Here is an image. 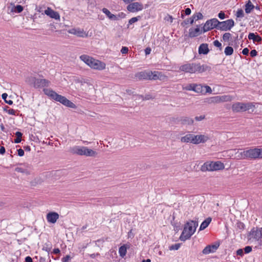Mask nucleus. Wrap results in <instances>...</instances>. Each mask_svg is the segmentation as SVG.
<instances>
[{"label": "nucleus", "mask_w": 262, "mask_h": 262, "mask_svg": "<svg viewBox=\"0 0 262 262\" xmlns=\"http://www.w3.org/2000/svg\"><path fill=\"white\" fill-rule=\"evenodd\" d=\"M217 29L221 31H226L230 30L234 26V21L232 19H228L223 21H217Z\"/></svg>", "instance_id": "9"}, {"label": "nucleus", "mask_w": 262, "mask_h": 262, "mask_svg": "<svg viewBox=\"0 0 262 262\" xmlns=\"http://www.w3.org/2000/svg\"><path fill=\"white\" fill-rule=\"evenodd\" d=\"M218 17L221 19H223L225 18V13L223 11H220V13L218 14Z\"/></svg>", "instance_id": "46"}, {"label": "nucleus", "mask_w": 262, "mask_h": 262, "mask_svg": "<svg viewBox=\"0 0 262 262\" xmlns=\"http://www.w3.org/2000/svg\"><path fill=\"white\" fill-rule=\"evenodd\" d=\"M190 18L186 19L182 23V25H183V24H184L185 25H187L189 23L190 24Z\"/></svg>", "instance_id": "60"}, {"label": "nucleus", "mask_w": 262, "mask_h": 262, "mask_svg": "<svg viewBox=\"0 0 262 262\" xmlns=\"http://www.w3.org/2000/svg\"><path fill=\"white\" fill-rule=\"evenodd\" d=\"M241 156L243 159H257L262 158V148H252L244 150L241 152Z\"/></svg>", "instance_id": "7"}, {"label": "nucleus", "mask_w": 262, "mask_h": 262, "mask_svg": "<svg viewBox=\"0 0 262 262\" xmlns=\"http://www.w3.org/2000/svg\"><path fill=\"white\" fill-rule=\"evenodd\" d=\"M59 214L55 212H50V223L54 224L59 219Z\"/></svg>", "instance_id": "26"}, {"label": "nucleus", "mask_w": 262, "mask_h": 262, "mask_svg": "<svg viewBox=\"0 0 262 262\" xmlns=\"http://www.w3.org/2000/svg\"><path fill=\"white\" fill-rule=\"evenodd\" d=\"M249 50L247 48H244L242 51V53L245 55H248Z\"/></svg>", "instance_id": "55"}, {"label": "nucleus", "mask_w": 262, "mask_h": 262, "mask_svg": "<svg viewBox=\"0 0 262 262\" xmlns=\"http://www.w3.org/2000/svg\"><path fill=\"white\" fill-rule=\"evenodd\" d=\"M210 69L211 68L206 64L201 65L200 63H186L180 67V70L181 71L189 73H195L196 72L201 73L209 71Z\"/></svg>", "instance_id": "2"}, {"label": "nucleus", "mask_w": 262, "mask_h": 262, "mask_svg": "<svg viewBox=\"0 0 262 262\" xmlns=\"http://www.w3.org/2000/svg\"><path fill=\"white\" fill-rule=\"evenodd\" d=\"M220 246V244L216 243L213 245H209L207 246L202 251L204 254H208L211 253H213L216 251Z\"/></svg>", "instance_id": "14"}, {"label": "nucleus", "mask_w": 262, "mask_h": 262, "mask_svg": "<svg viewBox=\"0 0 262 262\" xmlns=\"http://www.w3.org/2000/svg\"><path fill=\"white\" fill-rule=\"evenodd\" d=\"M224 168V165L220 161L206 162L201 166V170L202 171H216Z\"/></svg>", "instance_id": "8"}, {"label": "nucleus", "mask_w": 262, "mask_h": 262, "mask_svg": "<svg viewBox=\"0 0 262 262\" xmlns=\"http://www.w3.org/2000/svg\"><path fill=\"white\" fill-rule=\"evenodd\" d=\"M143 9V5L138 2L130 3L127 6V10L131 12H136Z\"/></svg>", "instance_id": "13"}, {"label": "nucleus", "mask_w": 262, "mask_h": 262, "mask_svg": "<svg viewBox=\"0 0 262 262\" xmlns=\"http://www.w3.org/2000/svg\"><path fill=\"white\" fill-rule=\"evenodd\" d=\"M203 17V16L202 14L200 12L196 13L194 14L191 17H190V24H193L194 20H197L199 19H201Z\"/></svg>", "instance_id": "25"}, {"label": "nucleus", "mask_w": 262, "mask_h": 262, "mask_svg": "<svg viewBox=\"0 0 262 262\" xmlns=\"http://www.w3.org/2000/svg\"><path fill=\"white\" fill-rule=\"evenodd\" d=\"M213 45L216 47L220 48V50L222 49V43L217 40H215L213 41Z\"/></svg>", "instance_id": "43"}, {"label": "nucleus", "mask_w": 262, "mask_h": 262, "mask_svg": "<svg viewBox=\"0 0 262 262\" xmlns=\"http://www.w3.org/2000/svg\"><path fill=\"white\" fill-rule=\"evenodd\" d=\"M249 240L253 239L258 242L259 243L262 242V228H253L249 233Z\"/></svg>", "instance_id": "10"}, {"label": "nucleus", "mask_w": 262, "mask_h": 262, "mask_svg": "<svg viewBox=\"0 0 262 262\" xmlns=\"http://www.w3.org/2000/svg\"><path fill=\"white\" fill-rule=\"evenodd\" d=\"M7 97L8 95L6 93H3L2 95V98L5 100L6 103H8L9 105H12L13 103V101L11 100H7Z\"/></svg>", "instance_id": "34"}, {"label": "nucleus", "mask_w": 262, "mask_h": 262, "mask_svg": "<svg viewBox=\"0 0 262 262\" xmlns=\"http://www.w3.org/2000/svg\"><path fill=\"white\" fill-rule=\"evenodd\" d=\"M15 170L18 172L24 173L25 172V170L20 167H16L15 169Z\"/></svg>", "instance_id": "57"}, {"label": "nucleus", "mask_w": 262, "mask_h": 262, "mask_svg": "<svg viewBox=\"0 0 262 262\" xmlns=\"http://www.w3.org/2000/svg\"><path fill=\"white\" fill-rule=\"evenodd\" d=\"M198 226L197 221L190 220L187 222L184 225L183 230L180 236V241L185 242L186 240L189 239L195 232Z\"/></svg>", "instance_id": "3"}, {"label": "nucleus", "mask_w": 262, "mask_h": 262, "mask_svg": "<svg viewBox=\"0 0 262 262\" xmlns=\"http://www.w3.org/2000/svg\"><path fill=\"white\" fill-rule=\"evenodd\" d=\"M50 99L55 101L58 102L62 105L70 108H76V105L68 100L66 97L57 94L56 92L50 90Z\"/></svg>", "instance_id": "5"}, {"label": "nucleus", "mask_w": 262, "mask_h": 262, "mask_svg": "<svg viewBox=\"0 0 262 262\" xmlns=\"http://www.w3.org/2000/svg\"><path fill=\"white\" fill-rule=\"evenodd\" d=\"M202 89L203 86L201 84H194L193 91L198 93H202Z\"/></svg>", "instance_id": "33"}, {"label": "nucleus", "mask_w": 262, "mask_h": 262, "mask_svg": "<svg viewBox=\"0 0 262 262\" xmlns=\"http://www.w3.org/2000/svg\"><path fill=\"white\" fill-rule=\"evenodd\" d=\"M50 18H54L55 20H60V15L58 12L50 9Z\"/></svg>", "instance_id": "30"}, {"label": "nucleus", "mask_w": 262, "mask_h": 262, "mask_svg": "<svg viewBox=\"0 0 262 262\" xmlns=\"http://www.w3.org/2000/svg\"><path fill=\"white\" fill-rule=\"evenodd\" d=\"M204 88H205L206 93H211L212 92V90L209 86L205 85Z\"/></svg>", "instance_id": "56"}, {"label": "nucleus", "mask_w": 262, "mask_h": 262, "mask_svg": "<svg viewBox=\"0 0 262 262\" xmlns=\"http://www.w3.org/2000/svg\"><path fill=\"white\" fill-rule=\"evenodd\" d=\"M24 8L21 5H18L14 7V11L17 13H20L23 11Z\"/></svg>", "instance_id": "39"}, {"label": "nucleus", "mask_w": 262, "mask_h": 262, "mask_svg": "<svg viewBox=\"0 0 262 262\" xmlns=\"http://www.w3.org/2000/svg\"><path fill=\"white\" fill-rule=\"evenodd\" d=\"M209 139V137L207 135H199L198 137V144L201 143H205Z\"/></svg>", "instance_id": "29"}, {"label": "nucleus", "mask_w": 262, "mask_h": 262, "mask_svg": "<svg viewBox=\"0 0 262 262\" xmlns=\"http://www.w3.org/2000/svg\"><path fill=\"white\" fill-rule=\"evenodd\" d=\"M22 133L20 132H16L15 133V136L16 137V138L14 140V143H19L21 141V137H22Z\"/></svg>", "instance_id": "32"}, {"label": "nucleus", "mask_w": 262, "mask_h": 262, "mask_svg": "<svg viewBox=\"0 0 262 262\" xmlns=\"http://www.w3.org/2000/svg\"><path fill=\"white\" fill-rule=\"evenodd\" d=\"M236 16L238 18H242L244 16V11L242 9H238Z\"/></svg>", "instance_id": "40"}, {"label": "nucleus", "mask_w": 262, "mask_h": 262, "mask_svg": "<svg viewBox=\"0 0 262 262\" xmlns=\"http://www.w3.org/2000/svg\"><path fill=\"white\" fill-rule=\"evenodd\" d=\"M102 11L107 16L109 19L114 20L118 19V17L117 16V15L112 14L107 9L104 8L102 9Z\"/></svg>", "instance_id": "22"}, {"label": "nucleus", "mask_w": 262, "mask_h": 262, "mask_svg": "<svg viewBox=\"0 0 262 262\" xmlns=\"http://www.w3.org/2000/svg\"><path fill=\"white\" fill-rule=\"evenodd\" d=\"M5 152V148L4 146H1L0 148V154L3 155Z\"/></svg>", "instance_id": "64"}, {"label": "nucleus", "mask_w": 262, "mask_h": 262, "mask_svg": "<svg viewBox=\"0 0 262 262\" xmlns=\"http://www.w3.org/2000/svg\"><path fill=\"white\" fill-rule=\"evenodd\" d=\"M232 108L233 112H239L246 111L248 108L245 105V103L237 102L232 105Z\"/></svg>", "instance_id": "16"}, {"label": "nucleus", "mask_w": 262, "mask_h": 262, "mask_svg": "<svg viewBox=\"0 0 262 262\" xmlns=\"http://www.w3.org/2000/svg\"><path fill=\"white\" fill-rule=\"evenodd\" d=\"M217 21L218 20L216 18H212L208 20L203 27V32H206L213 28L217 29V27L218 26Z\"/></svg>", "instance_id": "11"}, {"label": "nucleus", "mask_w": 262, "mask_h": 262, "mask_svg": "<svg viewBox=\"0 0 262 262\" xmlns=\"http://www.w3.org/2000/svg\"><path fill=\"white\" fill-rule=\"evenodd\" d=\"M125 14H124L123 12H121L120 13L118 14V15H117V16L119 18H124L125 17Z\"/></svg>", "instance_id": "62"}, {"label": "nucleus", "mask_w": 262, "mask_h": 262, "mask_svg": "<svg viewBox=\"0 0 262 262\" xmlns=\"http://www.w3.org/2000/svg\"><path fill=\"white\" fill-rule=\"evenodd\" d=\"M25 261L26 262H33V260H32V258L30 256H28L25 258Z\"/></svg>", "instance_id": "61"}, {"label": "nucleus", "mask_w": 262, "mask_h": 262, "mask_svg": "<svg viewBox=\"0 0 262 262\" xmlns=\"http://www.w3.org/2000/svg\"><path fill=\"white\" fill-rule=\"evenodd\" d=\"M191 12V9L189 8H187L185 9V14L186 15H188L190 14Z\"/></svg>", "instance_id": "59"}, {"label": "nucleus", "mask_w": 262, "mask_h": 262, "mask_svg": "<svg viewBox=\"0 0 262 262\" xmlns=\"http://www.w3.org/2000/svg\"><path fill=\"white\" fill-rule=\"evenodd\" d=\"M231 37V34L230 33H225L223 36V39L224 41H228Z\"/></svg>", "instance_id": "36"}, {"label": "nucleus", "mask_w": 262, "mask_h": 262, "mask_svg": "<svg viewBox=\"0 0 262 262\" xmlns=\"http://www.w3.org/2000/svg\"><path fill=\"white\" fill-rule=\"evenodd\" d=\"M250 54L252 57H254L257 55V52L256 50L254 49L251 51Z\"/></svg>", "instance_id": "48"}, {"label": "nucleus", "mask_w": 262, "mask_h": 262, "mask_svg": "<svg viewBox=\"0 0 262 262\" xmlns=\"http://www.w3.org/2000/svg\"><path fill=\"white\" fill-rule=\"evenodd\" d=\"M52 174L53 176V175H58L59 176L61 174L60 170H56V171H52L51 173H50V174Z\"/></svg>", "instance_id": "54"}, {"label": "nucleus", "mask_w": 262, "mask_h": 262, "mask_svg": "<svg viewBox=\"0 0 262 262\" xmlns=\"http://www.w3.org/2000/svg\"><path fill=\"white\" fill-rule=\"evenodd\" d=\"M148 74L150 76L149 80L159 79L160 80H163L166 78V76L162 74L161 72H159L158 71H149L148 72Z\"/></svg>", "instance_id": "15"}, {"label": "nucleus", "mask_w": 262, "mask_h": 262, "mask_svg": "<svg viewBox=\"0 0 262 262\" xmlns=\"http://www.w3.org/2000/svg\"><path fill=\"white\" fill-rule=\"evenodd\" d=\"M236 254L237 255H239V256H243V255H244L243 249H238L236 251Z\"/></svg>", "instance_id": "52"}, {"label": "nucleus", "mask_w": 262, "mask_h": 262, "mask_svg": "<svg viewBox=\"0 0 262 262\" xmlns=\"http://www.w3.org/2000/svg\"><path fill=\"white\" fill-rule=\"evenodd\" d=\"M128 52V48L126 47H123L121 50L122 54H126Z\"/></svg>", "instance_id": "47"}, {"label": "nucleus", "mask_w": 262, "mask_h": 262, "mask_svg": "<svg viewBox=\"0 0 262 262\" xmlns=\"http://www.w3.org/2000/svg\"><path fill=\"white\" fill-rule=\"evenodd\" d=\"M151 51V49L150 48H147L145 50V53L146 55L149 54Z\"/></svg>", "instance_id": "63"}, {"label": "nucleus", "mask_w": 262, "mask_h": 262, "mask_svg": "<svg viewBox=\"0 0 262 262\" xmlns=\"http://www.w3.org/2000/svg\"><path fill=\"white\" fill-rule=\"evenodd\" d=\"M135 76L139 80H149L150 76L148 74V72L143 71L137 73Z\"/></svg>", "instance_id": "19"}, {"label": "nucleus", "mask_w": 262, "mask_h": 262, "mask_svg": "<svg viewBox=\"0 0 262 262\" xmlns=\"http://www.w3.org/2000/svg\"><path fill=\"white\" fill-rule=\"evenodd\" d=\"M203 32V29L200 30L199 26H197L196 28H191L189 30V36L191 38L196 37Z\"/></svg>", "instance_id": "17"}, {"label": "nucleus", "mask_w": 262, "mask_h": 262, "mask_svg": "<svg viewBox=\"0 0 262 262\" xmlns=\"http://www.w3.org/2000/svg\"><path fill=\"white\" fill-rule=\"evenodd\" d=\"M256 35L254 33H250L248 35V38L250 40H253V42H255Z\"/></svg>", "instance_id": "44"}, {"label": "nucleus", "mask_w": 262, "mask_h": 262, "mask_svg": "<svg viewBox=\"0 0 262 262\" xmlns=\"http://www.w3.org/2000/svg\"><path fill=\"white\" fill-rule=\"evenodd\" d=\"M181 246L180 243L176 244L174 245H172L169 247L170 250H178Z\"/></svg>", "instance_id": "37"}, {"label": "nucleus", "mask_w": 262, "mask_h": 262, "mask_svg": "<svg viewBox=\"0 0 262 262\" xmlns=\"http://www.w3.org/2000/svg\"><path fill=\"white\" fill-rule=\"evenodd\" d=\"M26 82L35 89H42L44 93L49 96V90L47 88L49 82L48 81L42 76L39 75H34L29 76L27 78Z\"/></svg>", "instance_id": "1"}, {"label": "nucleus", "mask_w": 262, "mask_h": 262, "mask_svg": "<svg viewBox=\"0 0 262 262\" xmlns=\"http://www.w3.org/2000/svg\"><path fill=\"white\" fill-rule=\"evenodd\" d=\"M140 17V16L134 17L132 18L131 19H130L128 21V24L127 25V28H129V25H132V24L137 22L139 20V18Z\"/></svg>", "instance_id": "38"}, {"label": "nucleus", "mask_w": 262, "mask_h": 262, "mask_svg": "<svg viewBox=\"0 0 262 262\" xmlns=\"http://www.w3.org/2000/svg\"><path fill=\"white\" fill-rule=\"evenodd\" d=\"M229 100H230L229 96L223 95L211 97L209 99L208 102L209 103H218L228 101Z\"/></svg>", "instance_id": "12"}, {"label": "nucleus", "mask_w": 262, "mask_h": 262, "mask_svg": "<svg viewBox=\"0 0 262 262\" xmlns=\"http://www.w3.org/2000/svg\"><path fill=\"white\" fill-rule=\"evenodd\" d=\"M69 151L73 154L87 157H94L97 154L96 151L85 146H75L71 147Z\"/></svg>", "instance_id": "6"}, {"label": "nucleus", "mask_w": 262, "mask_h": 262, "mask_svg": "<svg viewBox=\"0 0 262 262\" xmlns=\"http://www.w3.org/2000/svg\"><path fill=\"white\" fill-rule=\"evenodd\" d=\"M139 97H140V98H142V100H149V99L153 98L152 96L150 94H147V95H145V96L139 95Z\"/></svg>", "instance_id": "41"}, {"label": "nucleus", "mask_w": 262, "mask_h": 262, "mask_svg": "<svg viewBox=\"0 0 262 262\" xmlns=\"http://www.w3.org/2000/svg\"><path fill=\"white\" fill-rule=\"evenodd\" d=\"M198 135H195L192 134V144H198Z\"/></svg>", "instance_id": "42"}, {"label": "nucleus", "mask_w": 262, "mask_h": 262, "mask_svg": "<svg viewBox=\"0 0 262 262\" xmlns=\"http://www.w3.org/2000/svg\"><path fill=\"white\" fill-rule=\"evenodd\" d=\"M262 39L260 36L259 35H256L255 39V42H260L261 41Z\"/></svg>", "instance_id": "58"}, {"label": "nucleus", "mask_w": 262, "mask_h": 262, "mask_svg": "<svg viewBox=\"0 0 262 262\" xmlns=\"http://www.w3.org/2000/svg\"><path fill=\"white\" fill-rule=\"evenodd\" d=\"M194 83L189 84L183 87V90H187V91H193L194 89Z\"/></svg>", "instance_id": "35"}, {"label": "nucleus", "mask_w": 262, "mask_h": 262, "mask_svg": "<svg viewBox=\"0 0 262 262\" xmlns=\"http://www.w3.org/2000/svg\"><path fill=\"white\" fill-rule=\"evenodd\" d=\"M181 123L183 124L191 125L193 123V120L188 117H184L181 119Z\"/></svg>", "instance_id": "28"}, {"label": "nucleus", "mask_w": 262, "mask_h": 262, "mask_svg": "<svg viewBox=\"0 0 262 262\" xmlns=\"http://www.w3.org/2000/svg\"><path fill=\"white\" fill-rule=\"evenodd\" d=\"M205 118L204 115H201L200 116H196L195 117V120L197 121H200L203 120Z\"/></svg>", "instance_id": "53"}, {"label": "nucleus", "mask_w": 262, "mask_h": 262, "mask_svg": "<svg viewBox=\"0 0 262 262\" xmlns=\"http://www.w3.org/2000/svg\"><path fill=\"white\" fill-rule=\"evenodd\" d=\"M192 134H187L185 136L182 137L181 141L183 143H192Z\"/></svg>", "instance_id": "23"}, {"label": "nucleus", "mask_w": 262, "mask_h": 262, "mask_svg": "<svg viewBox=\"0 0 262 262\" xmlns=\"http://www.w3.org/2000/svg\"><path fill=\"white\" fill-rule=\"evenodd\" d=\"M209 52L207 43H202L199 48V53L206 55Z\"/></svg>", "instance_id": "20"}, {"label": "nucleus", "mask_w": 262, "mask_h": 262, "mask_svg": "<svg viewBox=\"0 0 262 262\" xmlns=\"http://www.w3.org/2000/svg\"><path fill=\"white\" fill-rule=\"evenodd\" d=\"M79 58L82 61L93 69L101 71L105 69L106 64L104 62L96 59L89 55H82Z\"/></svg>", "instance_id": "4"}, {"label": "nucleus", "mask_w": 262, "mask_h": 262, "mask_svg": "<svg viewBox=\"0 0 262 262\" xmlns=\"http://www.w3.org/2000/svg\"><path fill=\"white\" fill-rule=\"evenodd\" d=\"M130 248L129 244H124L121 246L119 248V253L120 256L122 257H123L126 254L127 249Z\"/></svg>", "instance_id": "21"}, {"label": "nucleus", "mask_w": 262, "mask_h": 262, "mask_svg": "<svg viewBox=\"0 0 262 262\" xmlns=\"http://www.w3.org/2000/svg\"><path fill=\"white\" fill-rule=\"evenodd\" d=\"M245 253H249L252 251V247L251 246H246L244 249Z\"/></svg>", "instance_id": "45"}, {"label": "nucleus", "mask_w": 262, "mask_h": 262, "mask_svg": "<svg viewBox=\"0 0 262 262\" xmlns=\"http://www.w3.org/2000/svg\"><path fill=\"white\" fill-rule=\"evenodd\" d=\"M211 218L209 217L208 218H207L205 221H204L200 227V229H199V230H204L205 228H206L208 225H209V224L210 223V222H211Z\"/></svg>", "instance_id": "24"}, {"label": "nucleus", "mask_w": 262, "mask_h": 262, "mask_svg": "<svg viewBox=\"0 0 262 262\" xmlns=\"http://www.w3.org/2000/svg\"><path fill=\"white\" fill-rule=\"evenodd\" d=\"M18 155L20 157H22L24 155L25 152L23 149L19 148L17 150Z\"/></svg>", "instance_id": "51"}, {"label": "nucleus", "mask_w": 262, "mask_h": 262, "mask_svg": "<svg viewBox=\"0 0 262 262\" xmlns=\"http://www.w3.org/2000/svg\"><path fill=\"white\" fill-rule=\"evenodd\" d=\"M254 6L252 4L250 0L248 1L247 3L245 5V12L246 13H250L252 10L254 9Z\"/></svg>", "instance_id": "27"}, {"label": "nucleus", "mask_w": 262, "mask_h": 262, "mask_svg": "<svg viewBox=\"0 0 262 262\" xmlns=\"http://www.w3.org/2000/svg\"><path fill=\"white\" fill-rule=\"evenodd\" d=\"M224 53L226 56L231 55L233 53V49L231 47L228 46L225 49Z\"/></svg>", "instance_id": "31"}, {"label": "nucleus", "mask_w": 262, "mask_h": 262, "mask_svg": "<svg viewBox=\"0 0 262 262\" xmlns=\"http://www.w3.org/2000/svg\"><path fill=\"white\" fill-rule=\"evenodd\" d=\"M7 112L9 115H15L16 111L12 108H10V109L8 110V111H7Z\"/></svg>", "instance_id": "49"}, {"label": "nucleus", "mask_w": 262, "mask_h": 262, "mask_svg": "<svg viewBox=\"0 0 262 262\" xmlns=\"http://www.w3.org/2000/svg\"><path fill=\"white\" fill-rule=\"evenodd\" d=\"M70 258H71L70 256L69 255H67L62 259V262H69Z\"/></svg>", "instance_id": "50"}, {"label": "nucleus", "mask_w": 262, "mask_h": 262, "mask_svg": "<svg viewBox=\"0 0 262 262\" xmlns=\"http://www.w3.org/2000/svg\"><path fill=\"white\" fill-rule=\"evenodd\" d=\"M68 32L70 34H74L78 37H86L87 35L84 32L83 30L80 29L73 28L68 30Z\"/></svg>", "instance_id": "18"}]
</instances>
